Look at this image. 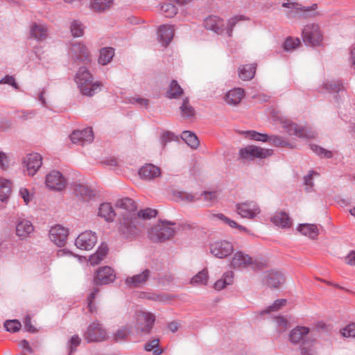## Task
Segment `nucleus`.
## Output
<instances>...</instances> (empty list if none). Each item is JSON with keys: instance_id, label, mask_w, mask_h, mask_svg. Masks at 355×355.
I'll return each instance as SVG.
<instances>
[{"instance_id": "4d7b16f0", "label": "nucleus", "mask_w": 355, "mask_h": 355, "mask_svg": "<svg viewBox=\"0 0 355 355\" xmlns=\"http://www.w3.org/2000/svg\"><path fill=\"white\" fill-rule=\"evenodd\" d=\"M4 327L8 331L16 332L21 328V323L17 320H7Z\"/></svg>"}, {"instance_id": "de8ad7c7", "label": "nucleus", "mask_w": 355, "mask_h": 355, "mask_svg": "<svg viewBox=\"0 0 355 355\" xmlns=\"http://www.w3.org/2000/svg\"><path fill=\"white\" fill-rule=\"evenodd\" d=\"M159 343V339H153L145 344L144 349L147 352L153 351V354L155 355H159L163 351L162 349L158 347Z\"/></svg>"}, {"instance_id": "4be33fe9", "label": "nucleus", "mask_w": 355, "mask_h": 355, "mask_svg": "<svg viewBox=\"0 0 355 355\" xmlns=\"http://www.w3.org/2000/svg\"><path fill=\"white\" fill-rule=\"evenodd\" d=\"M116 207L121 210V216L135 214L137 211L135 202L128 198L118 200L116 202Z\"/></svg>"}, {"instance_id": "e433bc0d", "label": "nucleus", "mask_w": 355, "mask_h": 355, "mask_svg": "<svg viewBox=\"0 0 355 355\" xmlns=\"http://www.w3.org/2000/svg\"><path fill=\"white\" fill-rule=\"evenodd\" d=\"M234 274L232 271H228L224 273L223 277L218 279L214 284V288L217 291H220L226 287L227 285H231L233 283Z\"/></svg>"}, {"instance_id": "473e14b6", "label": "nucleus", "mask_w": 355, "mask_h": 355, "mask_svg": "<svg viewBox=\"0 0 355 355\" xmlns=\"http://www.w3.org/2000/svg\"><path fill=\"white\" fill-rule=\"evenodd\" d=\"M297 230L303 235L308 236L312 239H316L319 234V230L317 225L314 224H300L297 227Z\"/></svg>"}, {"instance_id": "7ed1b4c3", "label": "nucleus", "mask_w": 355, "mask_h": 355, "mask_svg": "<svg viewBox=\"0 0 355 355\" xmlns=\"http://www.w3.org/2000/svg\"><path fill=\"white\" fill-rule=\"evenodd\" d=\"M76 82L83 95L93 96L101 89L100 83L92 82V75L85 67L79 69L76 73Z\"/></svg>"}, {"instance_id": "6ab92c4d", "label": "nucleus", "mask_w": 355, "mask_h": 355, "mask_svg": "<svg viewBox=\"0 0 355 355\" xmlns=\"http://www.w3.org/2000/svg\"><path fill=\"white\" fill-rule=\"evenodd\" d=\"M71 53L74 59L87 64L91 61L90 53L88 49L83 44H74L71 47Z\"/></svg>"}, {"instance_id": "ea45409f", "label": "nucleus", "mask_w": 355, "mask_h": 355, "mask_svg": "<svg viewBox=\"0 0 355 355\" xmlns=\"http://www.w3.org/2000/svg\"><path fill=\"white\" fill-rule=\"evenodd\" d=\"M74 192L84 200H89L94 196L93 190L84 184H76L74 187Z\"/></svg>"}, {"instance_id": "6e6552de", "label": "nucleus", "mask_w": 355, "mask_h": 355, "mask_svg": "<svg viewBox=\"0 0 355 355\" xmlns=\"http://www.w3.org/2000/svg\"><path fill=\"white\" fill-rule=\"evenodd\" d=\"M42 165V157L37 153L26 155L22 159V166L27 175L33 176Z\"/></svg>"}, {"instance_id": "bf43d9fd", "label": "nucleus", "mask_w": 355, "mask_h": 355, "mask_svg": "<svg viewBox=\"0 0 355 355\" xmlns=\"http://www.w3.org/2000/svg\"><path fill=\"white\" fill-rule=\"evenodd\" d=\"M340 333L343 337L355 338V324H350L341 329Z\"/></svg>"}, {"instance_id": "6e6d98bb", "label": "nucleus", "mask_w": 355, "mask_h": 355, "mask_svg": "<svg viewBox=\"0 0 355 355\" xmlns=\"http://www.w3.org/2000/svg\"><path fill=\"white\" fill-rule=\"evenodd\" d=\"M286 304V300L284 299L277 300L272 305L270 306L265 311H263L261 313H269L272 311H277L282 307L284 306Z\"/></svg>"}, {"instance_id": "603ef678", "label": "nucleus", "mask_w": 355, "mask_h": 355, "mask_svg": "<svg viewBox=\"0 0 355 355\" xmlns=\"http://www.w3.org/2000/svg\"><path fill=\"white\" fill-rule=\"evenodd\" d=\"M161 9L167 17H173L178 12L177 8L171 3H165L162 5Z\"/></svg>"}, {"instance_id": "a211bd4d", "label": "nucleus", "mask_w": 355, "mask_h": 355, "mask_svg": "<svg viewBox=\"0 0 355 355\" xmlns=\"http://www.w3.org/2000/svg\"><path fill=\"white\" fill-rule=\"evenodd\" d=\"M206 29L214 31L217 34H223L225 31V24L223 19L217 16H209L204 21Z\"/></svg>"}, {"instance_id": "e2e57ef3", "label": "nucleus", "mask_w": 355, "mask_h": 355, "mask_svg": "<svg viewBox=\"0 0 355 355\" xmlns=\"http://www.w3.org/2000/svg\"><path fill=\"white\" fill-rule=\"evenodd\" d=\"M81 339L77 336H73L69 342V353L71 354L76 350V348L80 344Z\"/></svg>"}, {"instance_id": "c85d7f7f", "label": "nucleus", "mask_w": 355, "mask_h": 355, "mask_svg": "<svg viewBox=\"0 0 355 355\" xmlns=\"http://www.w3.org/2000/svg\"><path fill=\"white\" fill-rule=\"evenodd\" d=\"M174 29L171 26L163 25L159 28L158 37L163 45H168L172 40Z\"/></svg>"}, {"instance_id": "49530a36", "label": "nucleus", "mask_w": 355, "mask_h": 355, "mask_svg": "<svg viewBox=\"0 0 355 355\" xmlns=\"http://www.w3.org/2000/svg\"><path fill=\"white\" fill-rule=\"evenodd\" d=\"M157 211L155 209L147 208L145 209H142L139 211L135 212V216H137L139 218L140 221H142L143 223L144 220L150 219L152 218H155L157 216Z\"/></svg>"}, {"instance_id": "69168bd1", "label": "nucleus", "mask_w": 355, "mask_h": 355, "mask_svg": "<svg viewBox=\"0 0 355 355\" xmlns=\"http://www.w3.org/2000/svg\"><path fill=\"white\" fill-rule=\"evenodd\" d=\"M275 322L277 324V327L279 329V331H285L287 329L288 327V321L286 318L283 317H277L275 318Z\"/></svg>"}, {"instance_id": "4468645a", "label": "nucleus", "mask_w": 355, "mask_h": 355, "mask_svg": "<svg viewBox=\"0 0 355 355\" xmlns=\"http://www.w3.org/2000/svg\"><path fill=\"white\" fill-rule=\"evenodd\" d=\"M68 234V229L60 225H55L49 230V236L54 244L61 247L66 243Z\"/></svg>"}, {"instance_id": "052dcab7", "label": "nucleus", "mask_w": 355, "mask_h": 355, "mask_svg": "<svg viewBox=\"0 0 355 355\" xmlns=\"http://www.w3.org/2000/svg\"><path fill=\"white\" fill-rule=\"evenodd\" d=\"M19 196L24 200L26 205H28L33 198V194L31 193L26 188L21 187L19 189Z\"/></svg>"}, {"instance_id": "423d86ee", "label": "nucleus", "mask_w": 355, "mask_h": 355, "mask_svg": "<svg viewBox=\"0 0 355 355\" xmlns=\"http://www.w3.org/2000/svg\"><path fill=\"white\" fill-rule=\"evenodd\" d=\"M83 336L88 343L102 342L107 339L108 333L102 324L95 320L89 324Z\"/></svg>"}, {"instance_id": "58836bf2", "label": "nucleus", "mask_w": 355, "mask_h": 355, "mask_svg": "<svg viewBox=\"0 0 355 355\" xmlns=\"http://www.w3.org/2000/svg\"><path fill=\"white\" fill-rule=\"evenodd\" d=\"M245 20H248V18H246L245 16L243 15H235L231 18H230L228 20H227V25L225 26V33L228 36V37H232V31H233V28L234 27L241 21H245Z\"/></svg>"}, {"instance_id": "ddd939ff", "label": "nucleus", "mask_w": 355, "mask_h": 355, "mask_svg": "<svg viewBox=\"0 0 355 355\" xmlns=\"http://www.w3.org/2000/svg\"><path fill=\"white\" fill-rule=\"evenodd\" d=\"M234 251L232 243L227 241H218L210 245V252L216 257L224 259Z\"/></svg>"}, {"instance_id": "cd10ccee", "label": "nucleus", "mask_w": 355, "mask_h": 355, "mask_svg": "<svg viewBox=\"0 0 355 355\" xmlns=\"http://www.w3.org/2000/svg\"><path fill=\"white\" fill-rule=\"evenodd\" d=\"M34 230L31 221L22 219L20 220L16 225V234L20 239L27 238Z\"/></svg>"}, {"instance_id": "5701e85b", "label": "nucleus", "mask_w": 355, "mask_h": 355, "mask_svg": "<svg viewBox=\"0 0 355 355\" xmlns=\"http://www.w3.org/2000/svg\"><path fill=\"white\" fill-rule=\"evenodd\" d=\"M244 96V90L242 88L236 87L228 91L224 96V100L229 105H237Z\"/></svg>"}, {"instance_id": "2eb2a0df", "label": "nucleus", "mask_w": 355, "mask_h": 355, "mask_svg": "<svg viewBox=\"0 0 355 355\" xmlns=\"http://www.w3.org/2000/svg\"><path fill=\"white\" fill-rule=\"evenodd\" d=\"M46 185L50 189L61 191L65 188L66 180L59 171H52L46 177Z\"/></svg>"}, {"instance_id": "aec40b11", "label": "nucleus", "mask_w": 355, "mask_h": 355, "mask_svg": "<svg viewBox=\"0 0 355 355\" xmlns=\"http://www.w3.org/2000/svg\"><path fill=\"white\" fill-rule=\"evenodd\" d=\"M230 264L232 268H236L247 267L252 264L257 265V263L256 261H253L252 257L248 254L241 251H238L234 254Z\"/></svg>"}, {"instance_id": "a19ab883", "label": "nucleus", "mask_w": 355, "mask_h": 355, "mask_svg": "<svg viewBox=\"0 0 355 355\" xmlns=\"http://www.w3.org/2000/svg\"><path fill=\"white\" fill-rule=\"evenodd\" d=\"M184 91L178 84L177 81L173 80L169 86L166 95L169 98H178L183 95Z\"/></svg>"}, {"instance_id": "72a5a7b5", "label": "nucleus", "mask_w": 355, "mask_h": 355, "mask_svg": "<svg viewBox=\"0 0 355 355\" xmlns=\"http://www.w3.org/2000/svg\"><path fill=\"white\" fill-rule=\"evenodd\" d=\"M31 35L37 40H43L47 37V28L42 24H34L31 26Z\"/></svg>"}, {"instance_id": "0e129e2a", "label": "nucleus", "mask_w": 355, "mask_h": 355, "mask_svg": "<svg viewBox=\"0 0 355 355\" xmlns=\"http://www.w3.org/2000/svg\"><path fill=\"white\" fill-rule=\"evenodd\" d=\"M108 251V248L106 244H101L96 252H95L96 254H98V257L100 258V259L102 261L104 259V258L106 257Z\"/></svg>"}, {"instance_id": "dca6fc26", "label": "nucleus", "mask_w": 355, "mask_h": 355, "mask_svg": "<svg viewBox=\"0 0 355 355\" xmlns=\"http://www.w3.org/2000/svg\"><path fill=\"white\" fill-rule=\"evenodd\" d=\"M115 277L114 270L110 267L105 266L96 271L94 281L98 285L107 284L113 282Z\"/></svg>"}, {"instance_id": "393cba45", "label": "nucleus", "mask_w": 355, "mask_h": 355, "mask_svg": "<svg viewBox=\"0 0 355 355\" xmlns=\"http://www.w3.org/2000/svg\"><path fill=\"white\" fill-rule=\"evenodd\" d=\"M264 281L269 286L276 288L285 282V278L279 271L271 270L266 275Z\"/></svg>"}, {"instance_id": "c03bdc74", "label": "nucleus", "mask_w": 355, "mask_h": 355, "mask_svg": "<svg viewBox=\"0 0 355 355\" xmlns=\"http://www.w3.org/2000/svg\"><path fill=\"white\" fill-rule=\"evenodd\" d=\"M181 137L191 148H196L199 145L198 137L190 131H184Z\"/></svg>"}, {"instance_id": "09e8293b", "label": "nucleus", "mask_w": 355, "mask_h": 355, "mask_svg": "<svg viewBox=\"0 0 355 355\" xmlns=\"http://www.w3.org/2000/svg\"><path fill=\"white\" fill-rule=\"evenodd\" d=\"M268 142L277 147L290 146V144L287 142L282 137L277 135L268 136Z\"/></svg>"}, {"instance_id": "2f4dec72", "label": "nucleus", "mask_w": 355, "mask_h": 355, "mask_svg": "<svg viewBox=\"0 0 355 355\" xmlns=\"http://www.w3.org/2000/svg\"><path fill=\"white\" fill-rule=\"evenodd\" d=\"M257 65L255 64H249L241 66L239 68V76L244 81L251 80L255 74Z\"/></svg>"}, {"instance_id": "8fccbe9b", "label": "nucleus", "mask_w": 355, "mask_h": 355, "mask_svg": "<svg viewBox=\"0 0 355 355\" xmlns=\"http://www.w3.org/2000/svg\"><path fill=\"white\" fill-rule=\"evenodd\" d=\"M244 134L246 135V137L255 141L266 142L268 139V135L257 132L254 130L247 131Z\"/></svg>"}, {"instance_id": "13d9d810", "label": "nucleus", "mask_w": 355, "mask_h": 355, "mask_svg": "<svg viewBox=\"0 0 355 355\" xmlns=\"http://www.w3.org/2000/svg\"><path fill=\"white\" fill-rule=\"evenodd\" d=\"M311 148L314 153H315L316 154H318V155H320L321 157H327V158L332 157V153L331 151L324 149L317 145L311 144Z\"/></svg>"}, {"instance_id": "b1692460", "label": "nucleus", "mask_w": 355, "mask_h": 355, "mask_svg": "<svg viewBox=\"0 0 355 355\" xmlns=\"http://www.w3.org/2000/svg\"><path fill=\"white\" fill-rule=\"evenodd\" d=\"M301 355H318V341L315 338L309 336L306 340L300 345Z\"/></svg>"}, {"instance_id": "c756f323", "label": "nucleus", "mask_w": 355, "mask_h": 355, "mask_svg": "<svg viewBox=\"0 0 355 355\" xmlns=\"http://www.w3.org/2000/svg\"><path fill=\"white\" fill-rule=\"evenodd\" d=\"M272 222L277 226L282 228H289L291 227L292 221L288 215L285 212H277L271 218Z\"/></svg>"}, {"instance_id": "338daca9", "label": "nucleus", "mask_w": 355, "mask_h": 355, "mask_svg": "<svg viewBox=\"0 0 355 355\" xmlns=\"http://www.w3.org/2000/svg\"><path fill=\"white\" fill-rule=\"evenodd\" d=\"M327 89L332 92H338L343 89L342 84L339 82H334L326 85Z\"/></svg>"}, {"instance_id": "bb28decb", "label": "nucleus", "mask_w": 355, "mask_h": 355, "mask_svg": "<svg viewBox=\"0 0 355 355\" xmlns=\"http://www.w3.org/2000/svg\"><path fill=\"white\" fill-rule=\"evenodd\" d=\"M150 277V271L144 270L139 274L127 277L125 284L130 287H140L144 285Z\"/></svg>"}, {"instance_id": "7c9ffc66", "label": "nucleus", "mask_w": 355, "mask_h": 355, "mask_svg": "<svg viewBox=\"0 0 355 355\" xmlns=\"http://www.w3.org/2000/svg\"><path fill=\"white\" fill-rule=\"evenodd\" d=\"M98 215L106 221L112 222L114 220L116 214L110 203H102L99 206Z\"/></svg>"}, {"instance_id": "f03ea898", "label": "nucleus", "mask_w": 355, "mask_h": 355, "mask_svg": "<svg viewBox=\"0 0 355 355\" xmlns=\"http://www.w3.org/2000/svg\"><path fill=\"white\" fill-rule=\"evenodd\" d=\"M282 6L288 8L286 14L291 19H306L320 15L317 10L318 5L315 3L311 6H303L294 0H287V2L283 3Z\"/></svg>"}, {"instance_id": "39448f33", "label": "nucleus", "mask_w": 355, "mask_h": 355, "mask_svg": "<svg viewBox=\"0 0 355 355\" xmlns=\"http://www.w3.org/2000/svg\"><path fill=\"white\" fill-rule=\"evenodd\" d=\"M175 234L171 224L159 223L148 231V237L153 242H162L171 239Z\"/></svg>"}, {"instance_id": "5fc2aeb1", "label": "nucleus", "mask_w": 355, "mask_h": 355, "mask_svg": "<svg viewBox=\"0 0 355 355\" xmlns=\"http://www.w3.org/2000/svg\"><path fill=\"white\" fill-rule=\"evenodd\" d=\"M71 32L74 37H80L83 35V27L80 21H73L71 24Z\"/></svg>"}, {"instance_id": "c9c22d12", "label": "nucleus", "mask_w": 355, "mask_h": 355, "mask_svg": "<svg viewBox=\"0 0 355 355\" xmlns=\"http://www.w3.org/2000/svg\"><path fill=\"white\" fill-rule=\"evenodd\" d=\"M212 216L220 220L224 223L228 225L231 228H236L241 232H245L249 233V230H248V228L239 225L235 220L227 218L223 214H213Z\"/></svg>"}, {"instance_id": "412c9836", "label": "nucleus", "mask_w": 355, "mask_h": 355, "mask_svg": "<svg viewBox=\"0 0 355 355\" xmlns=\"http://www.w3.org/2000/svg\"><path fill=\"white\" fill-rule=\"evenodd\" d=\"M310 329L306 327L298 326L292 329L289 334V340L293 344H297L309 338Z\"/></svg>"}, {"instance_id": "a878e982", "label": "nucleus", "mask_w": 355, "mask_h": 355, "mask_svg": "<svg viewBox=\"0 0 355 355\" xmlns=\"http://www.w3.org/2000/svg\"><path fill=\"white\" fill-rule=\"evenodd\" d=\"M139 175L142 179L152 180L160 176L161 170L152 164H147L139 169Z\"/></svg>"}, {"instance_id": "a18cd8bd", "label": "nucleus", "mask_w": 355, "mask_h": 355, "mask_svg": "<svg viewBox=\"0 0 355 355\" xmlns=\"http://www.w3.org/2000/svg\"><path fill=\"white\" fill-rule=\"evenodd\" d=\"M208 277L209 276L207 270H202L191 279V284L194 286L205 285L207 283Z\"/></svg>"}, {"instance_id": "774afa93", "label": "nucleus", "mask_w": 355, "mask_h": 355, "mask_svg": "<svg viewBox=\"0 0 355 355\" xmlns=\"http://www.w3.org/2000/svg\"><path fill=\"white\" fill-rule=\"evenodd\" d=\"M0 84L10 85L15 89L18 87L14 77L11 76H6L3 79L0 80Z\"/></svg>"}, {"instance_id": "680f3d73", "label": "nucleus", "mask_w": 355, "mask_h": 355, "mask_svg": "<svg viewBox=\"0 0 355 355\" xmlns=\"http://www.w3.org/2000/svg\"><path fill=\"white\" fill-rule=\"evenodd\" d=\"M203 199L207 203L211 204L216 202L218 195L216 191H205L201 194Z\"/></svg>"}, {"instance_id": "3c124183", "label": "nucleus", "mask_w": 355, "mask_h": 355, "mask_svg": "<svg viewBox=\"0 0 355 355\" xmlns=\"http://www.w3.org/2000/svg\"><path fill=\"white\" fill-rule=\"evenodd\" d=\"M130 330L127 327H123L119 329L113 334V338L116 341H119L125 339L130 334Z\"/></svg>"}, {"instance_id": "f8f14e48", "label": "nucleus", "mask_w": 355, "mask_h": 355, "mask_svg": "<svg viewBox=\"0 0 355 355\" xmlns=\"http://www.w3.org/2000/svg\"><path fill=\"white\" fill-rule=\"evenodd\" d=\"M236 213L243 218L253 219L260 213V209L257 203L245 202L236 205Z\"/></svg>"}, {"instance_id": "f704fd0d", "label": "nucleus", "mask_w": 355, "mask_h": 355, "mask_svg": "<svg viewBox=\"0 0 355 355\" xmlns=\"http://www.w3.org/2000/svg\"><path fill=\"white\" fill-rule=\"evenodd\" d=\"M112 3V0H93L90 7L94 12H102L110 9Z\"/></svg>"}, {"instance_id": "864d4df0", "label": "nucleus", "mask_w": 355, "mask_h": 355, "mask_svg": "<svg viewBox=\"0 0 355 355\" xmlns=\"http://www.w3.org/2000/svg\"><path fill=\"white\" fill-rule=\"evenodd\" d=\"M300 44L299 38L288 37L284 43V48L286 51H291L296 49Z\"/></svg>"}, {"instance_id": "79ce46f5", "label": "nucleus", "mask_w": 355, "mask_h": 355, "mask_svg": "<svg viewBox=\"0 0 355 355\" xmlns=\"http://www.w3.org/2000/svg\"><path fill=\"white\" fill-rule=\"evenodd\" d=\"M180 114L184 118H191L195 115V110L193 107L189 104V101L187 97L183 99L182 105L180 107Z\"/></svg>"}, {"instance_id": "1a4fd4ad", "label": "nucleus", "mask_w": 355, "mask_h": 355, "mask_svg": "<svg viewBox=\"0 0 355 355\" xmlns=\"http://www.w3.org/2000/svg\"><path fill=\"white\" fill-rule=\"evenodd\" d=\"M155 321V316L154 314L146 311L138 312L136 316L137 331L144 334H149L154 325Z\"/></svg>"}, {"instance_id": "4c0bfd02", "label": "nucleus", "mask_w": 355, "mask_h": 355, "mask_svg": "<svg viewBox=\"0 0 355 355\" xmlns=\"http://www.w3.org/2000/svg\"><path fill=\"white\" fill-rule=\"evenodd\" d=\"M12 191L11 182L6 179H0V200H6Z\"/></svg>"}, {"instance_id": "9d476101", "label": "nucleus", "mask_w": 355, "mask_h": 355, "mask_svg": "<svg viewBox=\"0 0 355 355\" xmlns=\"http://www.w3.org/2000/svg\"><path fill=\"white\" fill-rule=\"evenodd\" d=\"M272 155V150L263 148L256 146H248L241 148L239 155L242 159H252L254 158L264 159Z\"/></svg>"}, {"instance_id": "9b49d317", "label": "nucleus", "mask_w": 355, "mask_h": 355, "mask_svg": "<svg viewBox=\"0 0 355 355\" xmlns=\"http://www.w3.org/2000/svg\"><path fill=\"white\" fill-rule=\"evenodd\" d=\"M97 243L96 233L89 230L85 231L80 234L75 241L76 246L83 250H89L94 248Z\"/></svg>"}, {"instance_id": "f257e3e1", "label": "nucleus", "mask_w": 355, "mask_h": 355, "mask_svg": "<svg viewBox=\"0 0 355 355\" xmlns=\"http://www.w3.org/2000/svg\"><path fill=\"white\" fill-rule=\"evenodd\" d=\"M145 228V224L135 214L120 216L117 230L119 236L125 240L132 241L138 238Z\"/></svg>"}, {"instance_id": "f3484780", "label": "nucleus", "mask_w": 355, "mask_h": 355, "mask_svg": "<svg viewBox=\"0 0 355 355\" xmlns=\"http://www.w3.org/2000/svg\"><path fill=\"white\" fill-rule=\"evenodd\" d=\"M94 136L91 128H87L83 130H75L70 135V139L73 144L83 145L87 142H92Z\"/></svg>"}, {"instance_id": "37998d69", "label": "nucleus", "mask_w": 355, "mask_h": 355, "mask_svg": "<svg viewBox=\"0 0 355 355\" xmlns=\"http://www.w3.org/2000/svg\"><path fill=\"white\" fill-rule=\"evenodd\" d=\"M114 51L112 48H103L100 51L98 62L103 65L108 64L112 59Z\"/></svg>"}, {"instance_id": "0eeeda50", "label": "nucleus", "mask_w": 355, "mask_h": 355, "mask_svg": "<svg viewBox=\"0 0 355 355\" xmlns=\"http://www.w3.org/2000/svg\"><path fill=\"white\" fill-rule=\"evenodd\" d=\"M302 39L309 45H320L323 40V34L320 26L314 23L306 24L302 31Z\"/></svg>"}, {"instance_id": "20e7f679", "label": "nucleus", "mask_w": 355, "mask_h": 355, "mask_svg": "<svg viewBox=\"0 0 355 355\" xmlns=\"http://www.w3.org/2000/svg\"><path fill=\"white\" fill-rule=\"evenodd\" d=\"M281 127L286 130L290 135H295L301 138H314L316 135L315 132L309 130L305 127L299 126L293 123L289 119L280 116L278 118Z\"/></svg>"}]
</instances>
